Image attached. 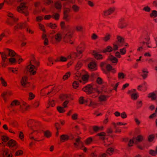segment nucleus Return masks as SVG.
<instances>
[{"instance_id":"nucleus-1","label":"nucleus","mask_w":157,"mask_h":157,"mask_svg":"<svg viewBox=\"0 0 157 157\" xmlns=\"http://www.w3.org/2000/svg\"><path fill=\"white\" fill-rule=\"evenodd\" d=\"M82 90L87 94L95 93L97 94L96 96H97L101 92L99 87L91 84H88L86 86L82 88Z\"/></svg>"},{"instance_id":"nucleus-2","label":"nucleus","mask_w":157,"mask_h":157,"mask_svg":"<svg viewBox=\"0 0 157 157\" xmlns=\"http://www.w3.org/2000/svg\"><path fill=\"white\" fill-rule=\"evenodd\" d=\"M54 89V87H52V86H47L41 90L40 94L42 96L47 95L52 96L54 93L53 92Z\"/></svg>"},{"instance_id":"nucleus-3","label":"nucleus","mask_w":157,"mask_h":157,"mask_svg":"<svg viewBox=\"0 0 157 157\" xmlns=\"http://www.w3.org/2000/svg\"><path fill=\"white\" fill-rule=\"evenodd\" d=\"M144 38L145 40L142 43L143 44H146L147 46L149 48H155L157 46V38H155L154 41L151 43L150 42V38L149 35Z\"/></svg>"},{"instance_id":"nucleus-4","label":"nucleus","mask_w":157,"mask_h":157,"mask_svg":"<svg viewBox=\"0 0 157 157\" xmlns=\"http://www.w3.org/2000/svg\"><path fill=\"white\" fill-rule=\"evenodd\" d=\"M7 15L10 17L7 21L8 24L10 26H13L14 24V22H16L18 20V18L14 17L13 14L10 12H7Z\"/></svg>"},{"instance_id":"nucleus-5","label":"nucleus","mask_w":157,"mask_h":157,"mask_svg":"<svg viewBox=\"0 0 157 157\" xmlns=\"http://www.w3.org/2000/svg\"><path fill=\"white\" fill-rule=\"evenodd\" d=\"M26 8L25 3H21L20 6L17 7V10L18 12L23 13L26 16H27L29 14V13L25 10V9Z\"/></svg>"},{"instance_id":"nucleus-6","label":"nucleus","mask_w":157,"mask_h":157,"mask_svg":"<svg viewBox=\"0 0 157 157\" xmlns=\"http://www.w3.org/2000/svg\"><path fill=\"white\" fill-rule=\"evenodd\" d=\"M63 35V33L62 32H58L53 36V39L55 43H59L62 40Z\"/></svg>"},{"instance_id":"nucleus-7","label":"nucleus","mask_w":157,"mask_h":157,"mask_svg":"<svg viewBox=\"0 0 157 157\" xmlns=\"http://www.w3.org/2000/svg\"><path fill=\"white\" fill-rule=\"evenodd\" d=\"M74 32L69 31L68 32L64 37V40L65 42H69L71 44H73V42L71 41L70 40L72 37Z\"/></svg>"},{"instance_id":"nucleus-8","label":"nucleus","mask_w":157,"mask_h":157,"mask_svg":"<svg viewBox=\"0 0 157 157\" xmlns=\"http://www.w3.org/2000/svg\"><path fill=\"white\" fill-rule=\"evenodd\" d=\"M128 23L125 21L123 18H121L119 20L118 23V27L121 29H124L127 27Z\"/></svg>"},{"instance_id":"nucleus-9","label":"nucleus","mask_w":157,"mask_h":157,"mask_svg":"<svg viewBox=\"0 0 157 157\" xmlns=\"http://www.w3.org/2000/svg\"><path fill=\"white\" fill-rule=\"evenodd\" d=\"M28 24L26 21L24 22H20L14 26V29L15 30H16L17 29H22L28 27Z\"/></svg>"},{"instance_id":"nucleus-10","label":"nucleus","mask_w":157,"mask_h":157,"mask_svg":"<svg viewBox=\"0 0 157 157\" xmlns=\"http://www.w3.org/2000/svg\"><path fill=\"white\" fill-rule=\"evenodd\" d=\"M21 83L22 86L26 87L29 86V83L28 82V78L27 76H23L21 80Z\"/></svg>"},{"instance_id":"nucleus-11","label":"nucleus","mask_w":157,"mask_h":157,"mask_svg":"<svg viewBox=\"0 0 157 157\" xmlns=\"http://www.w3.org/2000/svg\"><path fill=\"white\" fill-rule=\"evenodd\" d=\"M13 93L12 91L10 90H7L4 92L1 95L3 97V100L5 101H6V96L7 97L12 96L13 95Z\"/></svg>"},{"instance_id":"nucleus-12","label":"nucleus","mask_w":157,"mask_h":157,"mask_svg":"<svg viewBox=\"0 0 157 157\" xmlns=\"http://www.w3.org/2000/svg\"><path fill=\"white\" fill-rule=\"evenodd\" d=\"M115 8L114 7H111L103 12V15L107 16L113 13L115 11Z\"/></svg>"},{"instance_id":"nucleus-13","label":"nucleus","mask_w":157,"mask_h":157,"mask_svg":"<svg viewBox=\"0 0 157 157\" xmlns=\"http://www.w3.org/2000/svg\"><path fill=\"white\" fill-rule=\"evenodd\" d=\"M27 70L29 72L31 75H34L36 74V71L37 69L35 67V66H32L30 64L29 65L27 66Z\"/></svg>"},{"instance_id":"nucleus-14","label":"nucleus","mask_w":157,"mask_h":157,"mask_svg":"<svg viewBox=\"0 0 157 157\" xmlns=\"http://www.w3.org/2000/svg\"><path fill=\"white\" fill-rule=\"evenodd\" d=\"M30 64L32 66H35V67L37 69L40 66V62L36 60L33 56L30 61Z\"/></svg>"},{"instance_id":"nucleus-15","label":"nucleus","mask_w":157,"mask_h":157,"mask_svg":"<svg viewBox=\"0 0 157 157\" xmlns=\"http://www.w3.org/2000/svg\"><path fill=\"white\" fill-rule=\"evenodd\" d=\"M85 49V44L84 43H81L78 46L76 49L78 53L81 54L84 52Z\"/></svg>"},{"instance_id":"nucleus-16","label":"nucleus","mask_w":157,"mask_h":157,"mask_svg":"<svg viewBox=\"0 0 157 157\" xmlns=\"http://www.w3.org/2000/svg\"><path fill=\"white\" fill-rule=\"evenodd\" d=\"M89 69L91 71H94L97 69V66L96 63L92 62L90 63L88 65Z\"/></svg>"},{"instance_id":"nucleus-17","label":"nucleus","mask_w":157,"mask_h":157,"mask_svg":"<svg viewBox=\"0 0 157 157\" xmlns=\"http://www.w3.org/2000/svg\"><path fill=\"white\" fill-rule=\"evenodd\" d=\"M117 43L119 46H122L124 44V39L121 36L117 35Z\"/></svg>"},{"instance_id":"nucleus-18","label":"nucleus","mask_w":157,"mask_h":157,"mask_svg":"<svg viewBox=\"0 0 157 157\" xmlns=\"http://www.w3.org/2000/svg\"><path fill=\"white\" fill-rule=\"evenodd\" d=\"M3 155L4 157H12V155L8 149H5L3 151Z\"/></svg>"},{"instance_id":"nucleus-19","label":"nucleus","mask_w":157,"mask_h":157,"mask_svg":"<svg viewBox=\"0 0 157 157\" xmlns=\"http://www.w3.org/2000/svg\"><path fill=\"white\" fill-rule=\"evenodd\" d=\"M42 39L44 40V44L45 46L49 44V41L47 37V36L45 33H43L42 35Z\"/></svg>"},{"instance_id":"nucleus-20","label":"nucleus","mask_w":157,"mask_h":157,"mask_svg":"<svg viewBox=\"0 0 157 157\" xmlns=\"http://www.w3.org/2000/svg\"><path fill=\"white\" fill-rule=\"evenodd\" d=\"M134 140H135V144H137L138 143L141 142L143 140V136L139 135L137 136L136 137H133Z\"/></svg>"},{"instance_id":"nucleus-21","label":"nucleus","mask_w":157,"mask_h":157,"mask_svg":"<svg viewBox=\"0 0 157 157\" xmlns=\"http://www.w3.org/2000/svg\"><path fill=\"white\" fill-rule=\"evenodd\" d=\"M80 138H77L76 140V142L74 143L75 147L79 148L80 145H82V142L80 141Z\"/></svg>"},{"instance_id":"nucleus-22","label":"nucleus","mask_w":157,"mask_h":157,"mask_svg":"<svg viewBox=\"0 0 157 157\" xmlns=\"http://www.w3.org/2000/svg\"><path fill=\"white\" fill-rule=\"evenodd\" d=\"M81 54L78 53L77 54L76 52H72L70 54V57L72 59H75L77 57L80 58L81 56L80 55Z\"/></svg>"},{"instance_id":"nucleus-23","label":"nucleus","mask_w":157,"mask_h":157,"mask_svg":"<svg viewBox=\"0 0 157 157\" xmlns=\"http://www.w3.org/2000/svg\"><path fill=\"white\" fill-rule=\"evenodd\" d=\"M109 97L107 95H101L98 97V100L100 101H107Z\"/></svg>"},{"instance_id":"nucleus-24","label":"nucleus","mask_w":157,"mask_h":157,"mask_svg":"<svg viewBox=\"0 0 157 157\" xmlns=\"http://www.w3.org/2000/svg\"><path fill=\"white\" fill-rule=\"evenodd\" d=\"M111 37V35L109 33L106 34L105 36L102 38L103 41L105 42H107L109 40Z\"/></svg>"},{"instance_id":"nucleus-25","label":"nucleus","mask_w":157,"mask_h":157,"mask_svg":"<svg viewBox=\"0 0 157 157\" xmlns=\"http://www.w3.org/2000/svg\"><path fill=\"white\" fill-rule=\"evenodd\" d=\"M55 7L58 10H61L62 8V5L61 3L59 1L56 2L54 4Z\"/></svg>"},{"instance_id":"nucleus-26","label":"nucleus","mask_w":157,"mask_h":157,"mask_svg":"<svg viewBox=\"0 0 157 157\" xmlns=\"http://www.w3.org/2000/svg\"><path fill=\"white\" fill-rule=\"evenodd\" d=\"M93 55L95 59L98 60L102 59L103 58L102 55L97 52H93Z\"/></svg>"},{"instance_id":"nucleus-27","label":"nucleus","mask_w":157,"mask_h":157,"mask_svg":"<svg viewBox=\"0 0 157 157\" xmlns=\"http://www.w3.org/2000/svg\"><path fill=\"white\" fill-rule=\"evenodd\" d=\"M16 142L13 140H9L8 143V145L10 147H13L16 145Z\"/></svg>"},{"instance_id":"nucleus-28","label":"nucleus","mask_w":157,"mask_h":157,"mask_svg":"<svg viewBox=\"0 0 157 157\" xmlns=\"http://www.w3.org/2000/svg\"><path fill=\"white\" fill-rule=\"evenodd\" d=\"M89 78V76L87 74H86L83 75L82 77V79L84 83L87 82L88 81Z\"/></svg>"},{"instance_id":"nucleus-29","label":"nucleus","mask_w":157,"mask_h":157,"mask_svg":"<svg viewBox=\"0 0 157 157\" xmlns=\"http://www.w3.org/2000/svg\"><path fill=\"white\" fill-rule=\"evenodd\" d=\"M113 51V48L110 46H108L103 50V52L104 53H105L107 52H112Z\"/></svg>"},{"instance_id":"nucleus-30","label":"nucleus","mask_w":157,"mask_h":157,"mask_svg":"<svg viewBox=\"0 0 157 157\" xmlns=\"http://www.w3.org/2000/svg\"><path fill=\"white\" fill-rule=\"evenodd\" d=\"M109 59L113 63H117L118 62V59L114 56L111 55L109 56Z\"/></svg>"},{"instance_id":"nucleus-31","label":"nucleus","mask_w":157,"mask_h":157,"mask_svg":"<svg viewBox=\"0 0 157 157\" xmlns=\"http://www.w3.org/2000/svg\"><path fill=\"white\" fill-rule=\"evenodd\" d=\"M68 139L69 137L67 135H63L60 137V141L63 142L67 140Z\"/></svg>"},{"instance_id":"nucleus-32","label":"nucleus","mask_w":157,"mask_h":157,"mask_svg":"<svg viewBox=\"0 0 157 157\" xmlns=\"http://www.w3.org/2000/svg\"><path fill=\"white\" fill-rule=\"evenodd\" d=\"M103 126L99 127L97 126H94L93 127V130L94 131L96 132L100 130H103Z\"/></svg>"},{"instance_id":"nucleus-33","label":"nucleus","mask_w":157,"mask_h":157,"mask_svg":"<svg viewBox=\"0 0 157 157\" xmlns=\"http://www.w3.org/2000/svg\"><path fill=\"white\" fill-rule=\"evenodd\" d=\"M149 154L153 156H155L157 155V146L156 147L155 150H150Z\"/></svg>"},{"instance_id":"nucleus-34","label":"nucleus","mask_w":157,"mask_h":157,"mask_svg":"<svg viewBox=\"0 0 157 157\" xmlns=\"http://www.w3.org/2000/svg\"><path fill=\"white\" fill-rule=\"evenodd\" d=\"M82 82L80 80H79L78 81H75L73 83V88L75 89L77 88L78 86L79 83Z\"/></svg>"},{"instance_id":"nucleus-35","label":"nucleus","mask_w":157,"mask_h":157,"mask_svg":"<svg viewBox=\"0 0 157 157\" xmlns=\"http://www.w3.org/2000/svg\"><path fill=\"white\" fill-rule=\"evenodd\" d=\"M7 50L8 51V55L9 56L13 57L16 55V53L13 50L8 49H7Z\"/></svg>"},{"instance_id":"nucleus-36","label":"nucleus","mask_w":157,"mask_h":157,"mask_svg":"<svg viewBox=\"0 0 157 157\" xmlns=\"http://www.w3.org/2000/svg\"><path fill=\"white\" fill-rule=\"evenodd\" d=\"M106 152L108 154L111 155L114 152V149L112 147L109 148L106 150Z\"/></svg>"},{"instance_id":"nucleus-37","label":"nucleus","mask_w":157,"mask_h":157,"mask_svg":"<svg viewBox=\"0 0 157 157\" xmlns=\"http://www.w3.org/2000/svg\"><path fill=\"white\" fill-rule=\"evenodd\" d=\"M148 97L149 98H151V100H155L156 98V95L153 93H149L148 94Z\"/></svg>"},{"instance_id":"nucleus-38","label":"nucleus","mask_w":157,"mask_h":157,"mask_svg":"<svg viewBox=\"0 0 157 157\" xmlns=\"http://www.w3.org/2000/svg\"><path fill=\"white\" fill-rule=\"evenodd\" d=\"M35 123V121L34 120H30L28 122V126L29 127L31 128L32 125H34V123Z\"/></svg>"},{"instance_id":"nucleus-39","label":"nucleus","mask_w":157,"mask_h":157,"mask_svg":"<svg viewBox=\"0 0 157 157\" xmlns=\"http://www.w3.org/2000/svg\"><path fill=\"white\" fill-rule=\"evenodd\" d=\"M131 96V98L133 100H136L138 98V96L137 93H134L130 94Z\"/></svg>"},{"instance_id":"nucleus-40","label":"nucleus","mask_w":157,"mask_h":157,"mask_svg":"<svg viewBox=\"0 0 157 157\" xmlns=\"http://www.w3.org/2000/svg\"><path fill=\"white\" fill-rule=\"evenodd\" d=\"M20 104V103L18 100H15L11 102V105L12 106H15L19 105Z\"/></svg>"},{"instance_id":"nucleus-41","label":"nucleus","mask_w":157,"mask_h":157,"mask_svg":"<svg viewBox=\"0 0 157 157\" xmlns=\"http://www.w3.org/2000/svg\"><path fill=\"white\" fill-rule=\"evenodd\" d=\"M71 75V74L70 72H68L66 73L63 76V79L64 80H65L67 79L70 77Z\"/></svg>"},{"instance_id":"nucleus-42","label":"nucleus","mask_w":157,"mask_h":157,"mask_svg":"<svg viewBox=\"0 0 157 157\" xmlns=\"http://www.w3.org/2000/svg\"><path fill=\"white\" fill-rule=\"evenodd\" d=\"M0 54L1 55L2 61L4 63L7 58L4 52H0Z\"/></svg>"},{"instance_id":"nucleus-43","label":"nucleus","mask_w":157,"mask_h":157,"mask_svg":"<svg viewBox=\"0 0 157 157\" xmlns=\"http://www.w3.org/2000/svg\"><path fill=\"white\" fill-rule=\"evenodd\" d=\"M117 77L119 79H123L124 78L125 75L123 72H119L118 73Z\"/></svg>"},{"instance_id":"nucleus-44","label":"nucleus","mask_w":157,"mask_h":157,"mask_svg":"<svg viewBox=\"0 0 157 157\" xmlns=\"http://www.w3.org/2000/svg\"><path fill=\"white\" fill-rule=\"evenodd\" d=\"M76 31L77 32H81L83 30V27L81 25H77L75 27Z\"/></svg>"},{"instance_id":"nucleus-45","label":"nucleus","mask_w":157,"mask_h":157,"mask_svg":"<svg viewBox=\"0 0 157 157\" xmlns=\"http://www.w3.org/2000/svg\"><path fill=\"white\" fill-rule=\"evenodd\" d=\"M47 26L51 28L52 29H55L56 27V24H53L51 23L47 24Z\"/></svg>"},{"instance_id":"nucleus-46","label":"nucleus","mask_w":157,"mask_h":157,"mask_svg":"<svg viewBox=\"0 0 157 157\" xmlns=\"http://www.w3.org/2000/svg\"><path fill=\"white\" fill-rule=\"evenodd\" d=\"M82 66V63L81 62H78L75 67V69L77 71L79 70Z\"/></svg>"},{"instance_id":"nucleus-47","label":"nucleus","mask_w":157,"mask_h":157,"mask_svg":"<svg viewBox=\"0 0 157 157\" xmlns=\"http://www.w3.org/2000/svg\"><path fill=\"white\" fill-rule=\"evenodd\" d=\"M57 110L60 113H63L65 111L64 108L60 106L57 107Z\"/></svg>"},{"instance_id":"nucleus-48","label":"nucleus","mask_w":157,"mask_h":157,"mask_svg":"<svg viewBox=\"0 0 157 157\" xmlns=\"http://www.w3.org/2000/svg\"><path fill=\"white\" fill-rule=\"evenodd\" d=\"M0 81H1L2 85L4 86H6L7 85V83L6 82L5 80L2 78H0Z\"/></svg>"},{"instance_id":"nucleus-49","label":"nucleus","mask_w":157,"mask_h":157,"mask_svg":"<svg viewBox=\"0 0 157 157\" xmlns=\"http://www.w3.org/2000/svg\"><path fill=\"white\" fill-rule=\"evenodd\" d=\"M134 143L135 144V140H134V138H133L132 139L129 140L128 144V146L129 147L132 146Z\"/></svg>"},{"instance_id":"nucleus-50","label":"nucleus","mask_w":157,"mask_h":157,"mask_svg":"<svg viewBox=\"0 0 157 157\" xmlns=\"http://www.w3.org/2000/svg\"><path fill=\"white\" fill-rule=\"evenodd\" d=\"M150 16L151 17H155L157 16V11L156 10H153L150 14Z\"/></svg>"},{"instance_id":"nucleus-51","label":"nucleus","mask_w":157,"mask_h":157,"mask_svg":"<svg viewBox=\"0 0 157 157\" xmlns=\"http://www.w3.org/2000/svg\"><path fill=\"white\" fill-rule=\"evenodd\" d=\"M52 16V18L55 19L56 20H58L59 19V15L58 13H54Z\"/></svg>"},{"instance_id":"nucleus-52","label":"nucleus","mask_w":157,"mask_h":157,"mask_svg":"<svg viewBox=\"0 0 157 157\" xmlns=\"http://www.w3.org/2000/svg\"><path fill=\"white\" fill-rule=\"evenodd\" d=\"M10 124L12 126L16 127L18 126V124L17 122L15 121H11L10 123Z\"/></svg>"},{"instance_id":"nucleus-53","label":"nucleus","mask_w":157,"mask_h":157,"mask_svg":"<svg viewBox=\"0 0 157 157\" xmlns=\"http://www.w3.org/2000/svg\"><path fill=\"white\" fill-rule=\"evenodd\" d=\"M143 10L147 12H149L151 10V9L149 6H146L143 8Z\"/></svg>"},{"instance_id":"nucleus-54","label":"nucleus","mask_w":157,"mask_h":157,"mask_svg":"<svg viewBox=\"0 0 157 157\" xmlns=\"http://www.w3.org/2000/svg\"><path fill=\"white\" fill-rule=\"evenodd\" d=\"M79 101L80 104H82L84 103L85 101L87 102V101L86 100L85 101L84 97H81L79 98Z\"/></svg>"},{"instance_id":"nucleus-55","label":"nucleus","mask_w":157,"mask_h":157,"mask_svg":"<svg viewBox=\"0 0 157 157\" xmlns=\"http://www.w3.org/2000/svg\"><path fill=\"white\" fill-rule=\"evenodd\" d=\"M9 69L10 71H11L12 72L15 74H17L18 71L17 68H9Z\"/></svg>"},{"instance_id":"nucleus-56","label":"nucleus","mask_w":157,"mask_h":157,"mask_svg":"<svg viewBox=\"0 0 157 157\" xmlns=\"http://www.w3.org/2000/svg\"><path fill=\"white\" fill-rule=\"evenodd\" d=\"M44 135L46 137L48 138L51 136V134L49 131H47L44 132Z\"/></svg>"},{"instance_id":"nucleus-57","label":"nucleus","mask_w":157,"mask_h":157,"mask_svg":"<svg viewBox=\"0 0 157 157\" xmlns=\"http://www.w3.org/2000/svg\"><path fill=\"white\" fill-rule=\"evenodd\" d=\"M54 64L53 62V60L52 58H48V62L47 64L48 66H51Z\"/></svg>"},{"instance_id":"nucleus-58","label":"nucleus","mask_w":157,"mask_h":157,"mask_svg":"<svg viewBox=\"0 0 157 157\" xmlns=\"http://www.w3.org/2000/svg\"><path fill=\"white\" fill-rule=\"evenodd\" d=\"M72 8L74 11L75 12H77L79 10V7L76 5H74L72 6Z\"/></svg>"},{"instance_id":"nucleus-59","label":"nucleus","mask_w":157,"mask_h":157,"mask_svg":"<svg viewBox=\"0 0 157 157\" xmlns=\"http://www.w3.org/2000/svg\"><path fill=\"white\" fill-rule=\"evenodd\" d=\"M63 18V19L65 20L66 21H68L70 19L69 18V15L67 13H64Z\"/></svg>"},{"instance_id":"nucleus-60","label":"nucleus","mask_w":157,"mask_h":157,"mask_svg":"<svg viewBox=\"0 0 157 157\" xmlns=\"http://www.w3.org/2000/svg\"><path fill=\"white\" fill-rule=\"evenodd\" d=\"M108 115H106L105 116V118L104 120L103 121V123L104 124H106L109 121V117Z\"/></svg>"},{"instance_id":"nucleus-61","label":"nucleus","mask_w":157,"mask_h":157,"mask_svg":"<svg viewBox=\"0 0 157 157\" xmlns=\"http://www.w3.org/2000/svg\"><path fill=\"white\" fill-rule=\"evenodd\" d=\"M155 138V136L153 135H150L148 137V140L149 142L152 141Z\"/></svg>"},{"instance_id":"nucleus-62","label":"nucleus","mask_w":157,"mask_h":157,"mask_svg":"<svg viewBox=\"0 0 157 157\" xmlns=\"http://www.w3.org/2000/svg\"><path fill=\"white\" fill-rule=\"evenodd\" d=\"M142 102L141 101H139L137 102L136 106L138 108H140L142 105Z\"/></svg>"},{"instance_id":"nucleus-63","label":"nucleus","mask_w":157,"mask_h":157,"mask_svg":"<svg viewBox=\"0 0 157 157\" xmlns=\"http://www.w3.org/2000/svg\"><path fill=\"white\" fill-rule=\"evenodd\" d=\"M92 141V138L91 137H89L86 141V144L87 145H88L91 143Z\"/></svg>"},{"instance_id":"nucleus-64","label":"nucleus","mask_w":157,"mask_h":157,"mask_svg":"<svg viewBox=\"0 0 157 157\" xmlns=\"http://www.w3.org/2000/svg\"><path fill=\"white\" fill-rule=\"evenodd\" d=\"M120 51L121 55H124L126 53V50L125 48H123L120 49Z\"/></svg>"}]
</instances>
